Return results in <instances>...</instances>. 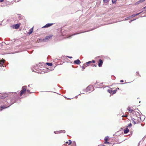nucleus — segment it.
<instances>
[{
    "label": "nucleus",
    "instance_id": "f257e3e1",
    "mask_svg": "<svg viewBox=\"0 0 146 146\" xmlns=\"http://www.w3.org/2000/svg\"><path fill=\"white\" fill-rule=\"evenodd\" d=\"M11 98L7 99H4L2 100L1 106L0 108V111H2L3 109L9 107L11 105L14 104L18 100L19 97L16 93H11Z\"/></svg>",
    "mask_w": 146,
    "mask_h": 146
},
{
    "label": "nucleus",
    "instance_id": "f03ea898",
    "mask_svg": "<svg viewBox=\"0 0 146 146\" xmlns=\"http://www.w3.org/2000/svg\"><path fill=\"white\" fill-rule=\"evenodd\" d=\"M52 35L46 36L45 38L41 39L40 41L42 42H47L52 39Z\"/></svg>",
    "mask_w": 146,
    "mask_h": 146
},
{
    "label": "nucleus",
    "instance_id": "7ed1b4c3",
    "mask_svg": "<svg viewBox=\"0 0 146 146\" xmlns=\"http://www.w3.org/2000/svg\"><path fill=\"white\" fill-rule=\"evenodd\" d=\"M8 95L6 93H0V104L1 103L2 100L5 99V98L8 97Z\"/></svg>",
    "mask_w": 146,
    "mask_h": 146
},
{
    "label": "nucleus",
    "instance_id": "20e7f679",
    "mask_svg": "<svg viewBox=\"0 0 146 146\" xmlns=\"http://www.w3.org/2000/svg\"><path fill=\"white\" fill-rule=\"evenodd\" d=\"M93 89V86L91 85H90L86 88V90H84L83 91L86 92L91 91H92L93 90H92Z\"/></svg>",
    "mask_w": 146,
    "mask_h": 146
},
{
    "label": "nucleus",
    "instance_id": "39448f33",
    "mask_svg": "<svg viewBox=\"0 0 146 146\" xmlns=\"http://www.w3.org/2000/svg\"><path fill=\"white\" fill-rule=\"evenodd\" d=\"M27 87L26 86H25L22 87V90L20 91V96H21L27 90Z\"/></svg>",
    "mask_w": 146,
    "mask_h": 146
},
{
    "label": "nucleus",
    "instance_id": "423d86ee",
    "mask_svg": "<svg viewBox=\"0 0 146 146\" xmlns=\"http://www.w3.org/2000/svg\"><path fill=\"white\" fill-rule=\"evenodd\" d=\"M133 114L135 115L136 117L137 118L141 117H140V113L138 112L134 111L133 112Z\"/></svg>",
    "mask_w": 146,
    "mask_h": 146
},
{
    "label": "nucleus",
    "instance_id": "0eeeda50",
    "mask_svg": "<svg viewBox=\"0 0 146 146\" xmlns=\"http://www.w3.org/2000/svg\"><path fill=\"white\" fill-rule=\"evenodd\" d=\"M5 61V60L3 59H2L1 60H0V67H4V65Z\"/></svg>",
    "mask_w": 146,
    "mask_h": 146
},
{
    "label": "nucleus",
    "instance_id": "6e6552de",
    "mask_svg": "<svg viewBox=\"0 0 146 146\" xmlns=\"http://www.w3.org/2000/svg\"><path fill=\"white\" fill-rule=\"evenodd\" d=\"M53 25V23H47L42 27V28H48Z\"/></svg>",
    "mask_w": 146,
    "mask_h": 146
},
{
    "label": "nucleus",
    "instance_id": "1a4fd4ad",
    "mask_svg": "<svg viewBox=\"0 0 146 146\" xmlns=\"http://www.w3.org/2000/svg\"><path fill=\"white\" fill-rule=\"evenodd\" d=\"M103 61L101 59H100L98 63V66L99 67H101L102 66Z\"/></svg>",
    "mask_w": 146,
    "mask_h": 146
},
{
    "label": "nucleus",
    "instance_id": "9d476101",
    "mask_svg": "<svg viewBox=\"0 0 146 146\" xmlns=\"http://www.w3.org/2000/svg\"><path fill=\"white\" fill-rule=\"evenodd\" d=\"M20 27V24H17L14 25L13 26V28L15 29H17L19 28Z\"/></svg>",
    "mask_w": 146,
    "mask_h": 146
},
{
    "label": "nucleus",
    "instance_id": "9b49d317",
    "mask_svg": "<svg viewBox=\"0 0 146 146\" xmlns=\"http://www.w3.org/2000/svg\"><path fill=\"white\" fill-rule=\"evenodd\" d=\"M81 62L79 59L75 60L74 62V63L76 64H78L81 63Z\"/></svg>",
    "mask_w": 146,
    "mask_h": 146
},
{
    "label": "nucleus",
    "instance_id": "f8f14e48",
    "mask_svg": "<svg viewBox=\"0 0 146 146\" xmlns=\"http://www.w3.org/2000/svg\"><path fill=\"white\" fill-rule=\"evenodd\" d=\"M40 65L39 64L36 65L35 66H34L33 67V68L36 70H37L39 68V67H40Z\"/></svg>",
    "mask_w": 146,
    "mask_h": 146
},
{
    "label": "nucleus",
    "instance_id": "ddd939ff",
    "mask_svg": "<svg viewBox=\"0 0 146 146\" xmlns=\"http://www.w3.org/2000/svg\"><path fill=\"white\" fill-rule=\"evenodd\" d=\"M127 110H128L129 111L130 113H133V112L134 111V110L131 109L130 108V107H128V108H127Z\"/></svg>",
    "mask_w": 146,
    "mask_h": 146
},
{
    "label": "nucleus",
    "instance_id": "4468645a",
    "mask_svg": "<svg viewBox=\"0 0 146 146\" xmlns=\"http://www.w3.org/2000/svg\"><path fill=\"white\" fill-rule=\"evenodd\" d=\"M129 131V129L127 127L124 130V133L125 134H126L128 133Z\"/></svg>",
    "mask_w": 146,
    "mask_h": 146
},
{
    "label": "nucleus",
    "instance_id": "2eb2a0df",
    "mask_svg": "<svg viewBox=\"0 0 146 146\" xmlns=\"http://www.w3.org/2000/svg\"><path fill=\"white\" fill-rule=\"evenodd\" d=\"M136 121L137 122V123H140L141 121V118H137V119H136Z\"/></svg>",
    "mask_w": 146,
    "mask_h": 146
},
{
    "label": "nucleus",
    "instance_id": "dca6fc26",
    "mask_svg": "<svg viewBox=\"0 0 146 146\" xmlns=\"http://www.w3.org/2000/svg\"><path fill=\"white\" fill-rule=\"evenodd\" d=\"M13 3V1H11V2H9V1H7L6 3V4L7 5H10Z\"/></svg>",
    "mask_w": 146,
    "mask_h": 146
},
{
    "label": "nucleus",
    "instance_id": "f3484780",
    "mask_svg": "<svg viewBox=\"0 0 146 146\" xmlns=\"http://www.w3.org/2000/svg\"><path fill=\"white\" fill-rule=\"evenodd\" d=\"M33 32V27H32L31 29H30L29 32H28V33L29 34H31Z\"/></svg>",
    "mask_w": 146,
    "mask_h": 146
},
{
    "label": "nucleus",
    "instance_id": "a211bd4d",
    "mask_svg": "<svg viewBox=\"0 0 146 146\" xmlns=\"http://www.w3.org/2000/svg\"><path fill=\"white\" fill-rule=\"evenodd\" d=\"M18 15V17L19 20H21L23 19V17L21 15Z\"/></svg>",
    "mask_w": 146,
    "mask_h": 146
},
{
    "label": "nucleus",
    "instance_id": "6ab92c4d",
    "mask_svg": "<svg viewBox=\"0 0 146 146\" xmlns=\"http://www.w3.org/2000/svg\"><path fill=\"white\" fill-rule=\"evenodd\" d=\"M143 11L140 12L139 13H137L136 14H133L132 15V16H133V17H135V16H137V15H139L142 12H143Z\"/></svg>",
    "mask_w": 146,
    "mask_h": 146
},
{
    "label": "nucleus",
    "instance_id": "aec40b11",
    "mask_svg": "<svg viewBox=\"0 0 146 146\" xmlns=\"http://www.w3.org/2000/svg\"><path fill=\"white\" fill-rule=\"evenodd\" d=\"M66 132V131L64 130H61L59 131V133H64Z\"/></svg>",
    "mask_w": 146,
    "mask_h": 146
},
{
    "label": "nucleus",
    "instance_id": "412c9836",
    "mask_svg": "<svg viewBox=\"0 0 146 146\" xmlns=\"http://www.w3.org/2000/svg\"><path fill=\"white\" fill-rule=\"evenodd\" d=\"M46 64L48 66H52V63L47 62Z\"/></svg>",
    "mask_w": 146,
    "mask_h": 146
},
{
    "label": "nucleus",
    "instance_id": "4be33fe9",
    "mask_svg": "<svg viewBox=\"0 0 146 146\" xmlns=\"http://www.w3.org/2000/svg\"><path fill=\"white\" fill-rule=\"evenodd\" d=\"M72 146H76V143L75 141L72 142Z\"/></svg>",
    "mask_w": 146,
    "mask_h": 146
},
{
    "label": "nucleus",
    "instance_id": "5701e85b",
    "mask_svg": "<svg viewBox=\"0 0 146 146\" xmlns=\"http://www.w3.org/2000/svg\"><path fill=\"white\" fill-rule=\"evenodd\" d=\"M108 91L109 93H110L111 94H112L113 90H111L108 89Z\"/></svg>",
    "mask_w": 146,
    "mask_h": 146
},
{
    "label": "nucleus",
    "instance_id": "b1692460",
    "mask_svg": "<svg viewBox=\"0 0 146 146\" xmlns=\"http://www.w3.org/2000/svg\"><path fill=\"white\" fill-rule=\"evenodd\" d=\"M117 91V90H115L113 91L112 94H115V93H116Z\"/></svg>",
    "mask_w": 146,
    "mask_h": 146
},
{
    "label": "nucleus",
    "instance_id": "393cba45",
    "mask_svg": "<svg viewBox=\"0 0 146 146\" xmlns=\"http://www.w3.org/2000/svg\"><path fill=\"white\" fill-rule=\"evenodd\" d=\"M109 139V137L108 136L106 137L104 139L105 141H107Z\"/></svg>",
    "mask_w": 146,
    "mask_h": 146
},
{
    "label": "nucleus",
    "instance_id": "a878e982",
    "mask_svg": "<svg viewBox=\"0 0 146 146\" xmlns=\"http://www.w3.org/2000/svg\"><path fill=\"white\" fill-rule=\"evenodd\" d=\"M83 65L85 67H87L88 66V65L86 63H85L83 64Z\"/></svg>",
    "mask_w": 146,
    "mask_h": 146
},
{
    "label": "nucleus",
    "instance_id": "bb28decb",
    "mask_svg": "<svg viewBox=\"0 0 146 146\" xmlns=\"http://www.w3.org/2000/svg\"><path fill=\"white\" fill-rule=\"evenodd\" d=\"M140 3H141L140 0H139V1H138L136 3V4H138Z\"/></svg>",
    "mask_w": 146,
    "mask_h": 146
},
{
    "label": "nucleus",
    "instance_id": "cd10ccee",
    "mask_svg": "<svg viewBox=\"0 0 146 146\" xmlns=\"http://www.w3.org/2000/svg\"><path fill=\"white\" fill-rule=\"evenodd\" d=\"M110 0H103L104 2V3H107Z\"/></svg>",
    "mask_w": 146,
    "mask_h": 146
},
{
    "label": "nucleus",
    "instance_id": "c85d7f7f",
    "mask_svg": "<svg viewBox=\"0 0 146 146\" xmlns=\"http://www.w3.org/2000/svg\"><path fill=\"white\" fill-rule=\"evenodd\" d=\"M88 31H85L84 32H80V33H77V34H74L72 36L75 35H76L77 34H79V33H83L85 32H88Z\"/></svg>",
    "mask_w": 146,
    "mask_h": 146
},
{
    "label": "nucleus",
    "instance_id": "c756f323",
    "mask_svg": "<svg viewBox=\"0 0 146 146\" xmlns=\"http://www.w3.org/2000/svg\"><path fill=\"white\" fill-rule=\"evenodd\" d=\"M117 1V0H112V1L113 3H115Z\"/></svg>",
    "mask_w": 146,
    "mask_h": 146
},
{
    "label": "nucleus",
    "instance_id": "7c9ffc66",
    "mask_svg": "<svg viewBox=\"0 0 146 146\" xmlns=\"http://www.w3.org/2000/svg\"><path fill=\"white\" fill-rule=\"evenodd\" d=\"M69 143L68 144V145H70L72 141H71L70 140H69Z\"/></svg>",
    "mask_w": 146,
    "mask_h": 146
},
{
    "label": "nucleus",
    "instance_id": "2f4dec72",
    "mask_svg": "<svg viewBox=\"0 0 146 146\" xmlns=\"http://www.w3.org/2000/svg\"><path fill=\"white\" fill-rule=\"evenodd\" d=\"M131 119L132 120L133 122V121H134L136 120V119H134L133 118H131Z\"/></svg>",
    "mask_w": 146,
    "mask_h": 146
},
{
    "label": "nucleus",
    "instance_id": "473e14b6",
    "mask_svg": "<svg viewBox=\"0 0 146 146\" xmlns=\"http://www.w3.org/2000/svg\"><path fill=\"white\" fill-rule=\"evenodd\" d=\"M54 133H55V134H58V133H59V131H55L54 132Z\"/></svg>",
    "mask_w": 146,
    "mask_h": 146
},
{
    "label": "nucleus",
    "instance_id": "72a5a7b5",
    "mask_svg": "<svg viewBox=\"0 0 146 146\" xmlns=\"http://www.w3.org/2000/svg\"><path fill=\"white\" fill-rule=\"evenodd\" d=\"M105 143L107 144H109L110 143L109 142L107 141H105Z\"/></svg>",
    "mask_w": 146,
    "mask_h": 146
},
{
    "label": "nucleus",
    "instance_id": "f704fd0d",
    "mask_svg": "<svg viewBox=\"0 0 146 146\" xmlns=\"http://www.w3.org/2000/svg\"><path fill=\"white\" fill-rule=\"evenodd\" d=\"M136 74L137 75H139L140 77L141 76L139 74V72H136Z\"/></svg>",
    "mask_w": 146,
    "mask_h": 146
},
{
    "label": "nucleus",
    "instance_id": "c9c22d12",
    "mask_svg": "<svg viewBox=\"0 0 146 146\" xmlns=\"http://www.w3.org/2000/svg\"><path fill=\"white\" fill-rule=\"evenodd\" d=\"M86 63H87V64H88V65L89 64H90L91 63V62L90 61H89L88 62H87Z\"/></svg>",
    "mask_w": 146,
    "mask_h": 146
},
{
    "label": "nucleus",
    "instance_id": "e433bc0d",
    "mask_svg": "<svg viewBox=\"0 0 146 146\" xmlns=\"http://www.w3.org/2000/svg\"><path fill=\"white\" fill-rule=\"evenodd\" d=\"M133 123L134 124H135L137 123V122L136 121H133Z\"/></svg>",
    "mask_w": 146,
    "mask_h": 146
},
{
    "label": "nucleus",
    "instance_id": "4c0bfd02",
    "mask_svg": "<svg viewBox=\"0 0 146 146\" xmlns=\"http://www.w3.org/2000/svg\"><path fill=\"white\" fill-rule=\"evenodd\" d=\"M82 70H84L85 69V67L83 65L82 66Z\"/></svg>",
    "mask_w": 146,
    "mask_h": 146
},
{
    "label": "nucleus",
    "instance_id": "58836bf2",
    "mask_svg": "<svg viewBox=\"0 0 146 146\" xmlns=\"http://www.w3.org/2000/svg\"><path fill=\"white\" fill-rule=\"evenodd\" d=\"M129 18V17H128L125 18V20H128Z\"/></svg>",
    "mask_w": 146,
    "mask_h": 146
},
{
    "label": "nucleus",
    "instance_id": "ea45409f",
    "mask_svg": "<svg viewBox=\"0 0 146 146\" xmlns=\"http://www.w3.org/2000/svg\"><path fill=\"white\" fill-rule=\"evenodd\" d=\"M27 91L28 93L30 94L31 93V92H30V90L29 89H28Z\"/></svg>",
    "mask_w": 146,
    "mask_h": 146
},
{
    "label": "nucleus",
    "instance_id": "a19ab883",
    "mask_svg": "<svg viewBox=\"0 0 146 146\" xmlns=\"http://www.w3.org/2000/svg\"><path fill=\"white\" fill-rule=\"evenodd\" d=\"M132 125V124L131 123H130L128 124V127H131Z\"/></svg>",
    "mask_w": 146,
    "mask_h": 146
},
{
    "label": "nucleus",
    "instance_id": "79ce46f5",
    "mask_svg": "<svg viewBox=\"0 0 146 146\" xmlns=\"http://www.w3.org/2000/svg\"><path fill=\"white\" fill-rule=\"evenodd\" d=\"M92 63H94L95 62V61L94 60H92L91 61Z\"/></svg>",
    "mask_w": 146,
    "mask_h": 146
},
{
    "label": "nucleus",
    "instance_id": "37998d69",
    "mask_svg": "<svg viewBox=\"0 0 146 146\" xmlns=\"http://www.w3.org/2000/svg\"><path fill=\"white\" fill-rule=\"evenodd\" d=\"M92 65L93 66H95V67H96L97 66L95 64H93Z\"/></svg>",
    "mask_w": 146,
    "mask_h": 146
},
{
    "label": "nucleus",
    "instance_id": "c03bdc74",
    "mask_svg": "<svg viewBox=\"0 0 146 146\" xmlns=\"http://www.w3.org/2000/svg\"><path fill=\"white\" fill-rule=\"evenodd\" d=\"M140 0V1L141 3H142L145 1V0Z\"/></svg>",
    "mask_w": 146,
    "mask_h": 146
},
{
    "label": "nucleus",
    "instance_id": "a18cd8bd",
    "mask_svg": "<svg viewBox=\"0 0 146 146\" xmlns=\"http://www.w3.org/2000/svg\"><path fill=\"white\" fill-rule=\"evenodd\" d=\"M67 57L68 58H72V56H67Z\"/></svg>",
    "mask_w": 146,
    "mask_h": 146
},
{
    "label": "nucleus",
    "instance_id": "49530a36",
    "mask_svg": "<svg viewBox=\"0 0 146 146\" xmlns=\"http://www.w3.org/2000/svg\"><path fill=\"white\" fill-rule=\"evenodd\" d=\"M133 21V20H131L129 21V23H131V22H132Z\"/></svg>",
    "mask_w": 146,
    "mask_h": 146
},
{
    "label": "nucleus",
    "instance_id": "de8ad7c7",
    "mask_svg": "<svg viewBox=\"0 0 146 146\" xmlns=\"http://www.w3.org/2000/svg\"><path fill=\"white\" fill-rule=\"evenodd\" d=\"M129 17V18H131L133 17V16H132V15H131Z\"/></svg>",
    "mask_w": 146,
    "mask_h": 146
},
{
    "label": "nucleus",
    "instance_id": "09e8293b",
    "mask_svg": "<svg viewBox=\"0 0 146 146\" xmlns=\"http://www.w3.org/2000/svg\"><path fill=\"white\" fill-rule=\"evenodd\" d=\"M120 82H123L124 81H123V80H121L120 81Z\"/></svg>",
    "mask_w": 146,
    "mask_h": 146
},
{
    "label": "nucleus",
    "instance_id": "8fccbe9b",
    "mask_svg": "<svg viewBox=\"0 0 146 146\" xmlns=\"http://www.w3.org/2000/svg\"><path fill=\"white\" fill-rule=\"evenodd\" d=\"M145 8H146V6L144 7H143V8H142V9H145Z\"/></svg>",
    "mask_w": 146,
    "mask_h": 146
},
{
    "label": "nucleus",
    "instance_id": "3c124183",
    "mask_svg": "<svg viewBox=\"0 0 146 146\" xmlns=\"http://www.w3.org/2000/svg\"><path fill=\"white\" fill-rule=\"evenodd\" d=\"M4 1V0H0V2H2Z\"/></svg>",
    "mask_w": 146,
    "mask_h": 146
},
{
    "label": "nucleus",
    "instance_id": "603ef678",
    "mask_svg": "<svg viewBox=\"0 0 146 146\" xmlns=\"http://www.w3.org/2000/svg\"><path fill=\"white\" fill-rule=\"evenodd\" d=\"M140 142H141V141H140V142H139V144H139V145H138V146H139V145L140 144Z\"/></svg>",
    "mask_w": 146,
    "mask_h": 146
},
{
    "label": "nucleus",
    "instance_id": "864d4df0",
    "mask_svg": "<svg viewBox=\"0 0 146 146\" xmlns=\"http://www.w3.org/2000/svg\"><path fill=\"white\" fill-rule=\"evenodd\" d=\"M141 125L142 126H144V125L142 124H141Z\"/></svg>",
    "mask_w": 146,
    "mask_h": 146
},
{
    "label": "nucleus",
    "instance_id": "5fc2aeb1",
    "mask_svg": "<svg viewBox=\"0 0 146 146\" xmlns=\"http://www.w3.org/2000/svg\"><path fill=\"white\" fill-rule=\"evenodd\" d=\"M136 19H133L132 20H133V21H134V20H136Z\"/></svg>",
    "mask_w": 146,
    "mask_h": 146
},
{
    "label": "nucleus",
    "instance_id": "6e6d98bb",
    "mask_svg": "<svg viewBox=\"0 0 146 146\" xmlns=\"http://www.w3.org/2000/svg\"><path fill=\"white\" fill-rule=\"evenodd\" d=\"M117 90H119V88H117Z\"/></svg>",
    "mask_w": 146,
    "mask_h": 146
},
{
    "label": "nucleus",
    "instance_id": "4d7b16f0",
    "mask_svg": "<svg viewBox=\"0 0 146 146\" xmlns=\"http://www.w3.org/2000/svg\"><path fill=\"white\" fill-rule=\"evenodd\" d=\"M135 110H138V109H135Z\"/></svg>",
    "mask_w": 146,
    "mask_h": 146
},
{
    "label": "nucleus",
    "instance_id": "13d9d810",
    "mask_svg": "<svg viewBox=\"0 0 146 146\" xmlns=\"http://www.w3.org/2000/svg\"><path fill=\"white\" fill-rule=\"evenodd\" d=\"M30 86V85H28V86L29 87V86Z\"/></svg>",
    "mask_w": 146,
    "mask_h": 146
},
{
    "label": "nucleus",
    "instance_id": "bf43d9fd",
    "mask_svg": "<svg viewBox=\"0 0 146 146\" xmlns=\"http://www.w3.org/2000/svg\"><path fill=\"white\" fill-rule=\"evenodd\" d=\"M93 29H93L91 30H90V31H92V30H93Z\"/></svg>",
    "mask_w": 146,
    "mask_h": 146
},
{
    "label": "nucleus",
    "instance_id": "052dcab7",
    "mask_svg": "<svg viewBox=\"0 0 146 146\" xmlns=\"http://www.w3.org/2000/svg\"><path fill=\"white\" fill-rule=\"evenodd\" d=\"M68 143V142H66V143Z\"/></svg>",
    "mask_w": 146,
    "mask_h": 146
},
{
    "label": "nucleus",
    "instance_id": "680f3d73",
    "mask_svg": "<svg viewBox=\"0 0 146 146\" xmlns=\"http://www.w3.org/2000/svg\"><path fill=\"white\" fill-rule=\"evenodd\" d=\"M81 94H79L78 95H81Z\"/></svg>",
    "mask_w": 146,
    "mask_h": 146
},
{
    "label": "nucleus",
    "instance_id": "e2e57ef3",
    "mask_svg": "<svg viewBox=\"0 0 146 146\" xmlns=\"http://www.w3.org/2000/svg\"><path fill=\"white\" fill-rule=\"evenodd\" d=\"M125 116L126 117H127V115H126Z\"/></svg>",
    "mask_w": 146,
    "mask_h": 146
},
{
    "label": "nucleus",
    "instance_id": "0e129e2a",
    "mask_svg": "<svg viewBox=\"0 0 146 146\" xmlns=\"http://www.w3.org/2000/svg\"><path fill=\"white\" fill-rule=\"evenodd\" d=\"M124 84V83H123V84Z\"/></svg>",
    "mask_w": 146,
    "mask_h": 146
},
{
    "label": "nucleus",
    "instance_id": "69168bd1",
    "mask_svg": "<svg viewBox=\"0 0 146 146\" xmlns=\"http://www.w3.org/2000/svg\"><path fill=\"white\" fill-rule=\"evenodd\" d=\"M81 94H83V93H82ZM83 94H84V93H83Z\"/></svg>",
    "mask_w": 146,
    "mask_h": 146
},
{
    "label": "nucleus",
    "instance_id": "338daca9",
    "mask_svg": "<svg viewBox=\"0 0 146 146\" xmlns=\"http://www.w3.org/2000/svg\"><path fill=\"white\" fill-rule=\"evenodd\" d=\"M77 96H76V98H77Z\"/></svg>",
    "mask_w": 146,
    "mask_h": 146
},
{
    "label": "nucleus",
    "instance_id": "774afa93",
    "mask_svg": "<svg viewBox=\"0 0 146 146\" xmlns=\"http://www.w3.org/2000/svg\"><path fill=\"white\" fill-rule=\"evenodd\" d=\"M145 11H146V10H145Z\"/></svg>",
    "mask_w": 146,
    "mask_h": 146
}]
</instances>
